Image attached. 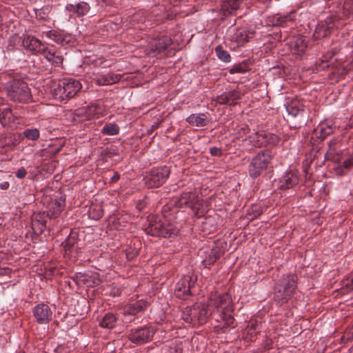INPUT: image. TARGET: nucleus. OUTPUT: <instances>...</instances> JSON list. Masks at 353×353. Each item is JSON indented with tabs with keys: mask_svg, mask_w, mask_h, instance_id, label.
<instances>
[{
	"mask_svg": "<svg viewBox=\"0 0 353 353\" xmlns=\"http://www.w3.org/2000/svg\"><path fill=\"white\" fill-rule=\"evenodd\" d=\"M210 315L223 325H218L222 328L234 327V319L232 315L233 307L229 294L212 293L208 301Z\"/></svg>",
	"mask_w": 353,
	"mask_h": 353,
	"instance_id": "f257e3e1",
	"label": "nucleus"
},
{
	"mask_svg": "<svg viewBox=\"0 0 353 353\" xmlns=\"http://www.w3.org/2000/svg\"><path fill=\"white\" fill-rule=\"evenodd\" d=\"M353 3V0H345L344 3L345 9L350 10V12H353V7L350 6L351 3Z\"/></svg>",
	"mask_w": 353,
	"mask_h": 353,
	"instance_id": "c03bdc74",
	"label": "nucleus"
},
{
	"mask_svg": "<svg viewBox=\"0 0 353 353\" xmlns=\"http://www.w3.org/2000/svg\"><path fill=\"white\" fill-rule=\"evenodd\" d=\"M162 353H182V348L181 345L175 344L169 347H165Z\"/></svg>",
	"mask_w": 353,
	"mask_h": 353,
	"instance_id": "e433bc0d",
	"label": "nucleus"
},
{
	"mask_svg": "<svg viewBox=\"0 0 353 353\" xmlns=\"http://www.w3.org/2000/svg\"><path fill=\"white\" fill-rule=\"evenodd\" d=\"M42 37L43 38L46 37L61 45L70 43L73 41V37L71 34H63L56 30L43 32L42 33Z\"/></svg>",
	"mask_w": 353,
	"mask_h": 353,
	"instance_id": "2eb2a0df",
	"label": "nucleus"
},
{
	"mask_svg": "<svg viewBox=\"0 0 353 353\" xmlns=\"http://www.w3.org/2000/svg\"><path fill=\"white\" fill-rule=\"evenodd\" d=\"M39 53L42 54L43 57L48 60V61L54 65L60 66L62 64V56L56 55L54 51L45 47L44 46L42 47L41 51H40Z\"/></svg>",
	"mask_w": 353,
	"mask_h": 353,
	"instance_id": "393cba45",
	"label": "nucleus"
},
{
	"mask_svg": "<svg viewBox=\"0 0 353 353\" xmlns=\"http://www.w3.org/2000/svg\"><path fill=\"white\" fill-rule=\"evenodd\" d=\"M307 48V39L301 35L294 37L289 43L291 53L296 56H302L305 52Z\"/></svg>",
	"mask_w": 353,
	"mask_h": 353,
	"instance_id": "ddd939ff",
	"label": "nucleus"
},
{
	"mask_svg": "<svg viewBox=\"0 0 353 353\" xmlns=\"http://www.w3.org/2000/svg\"><path fill=\"white\" fill-rule=\"evenodd\" d=\"M27 174V172L24 168H20L15 173L16 176L18 179H23Z\"/></svg>",
	"mask_w": 353,
	"mask_h": 353,
	"instance_id": "ea45409f",
	"label": "nucleus"
},
{
	"mask_svg": "<svg viewBox=\"0 0 353 353\" xmlns=\"http://www.w3.org/2000/svg\"><path fill=\"white\" fill-rule=\"evenodd\" d=\"M19 117L12 114L10 108L0 109V122L3 126L15 127L19 122Z\"/></svg>",
	"mask_w": 353,
	"mask_h": 353,
	"instance_id": "dca6fc26",
	"label": "nucleus"
},
{
	"mask_svg": "<svg viewBox=\"0 0 353 353\" xmlns=\"http://www.w3.org/2000/svg\"><path fill=\"white\" fill-rule=\"evenodd\" d=\"M119 132V127L115 123H107L102 129V132L108 135H116Z\"/></svg>",
	"mask_w": 353,
	"mask_h": 353,
	"instance_id": "7c9ffc66",
	"label": "nucleus"
},
{
	"mask_svg": "<svg viewBox=\"0 0 353 353\" xmlns=\"http://www.w3.org/2000/svg\"><path fill=\"white\" fill-rule=\"evenodd\" d=\"M240 98V93L236 90L223 93L216 98V102L220 104L234 105Z\"/></svg>",
	"mask_w": 353,
	"mask_h": 353,
	"instance_id": "b1692460",
	"label": "nucleus"
},
{
	"mask_svg": "<svg viewBox=\"0 0 353 353\" xmlns=\"http://www.w3.org/2000/svg\"><path fill=\"white\" fill-rule=\"evenodd\" d=\"M215 52L218 58L225 63H228L230 61L231 57L230 54L220 46H216L215 48Z\"/></svg>",
	"mask_w": 353,
	"mask_h": 353,
	"instance_id": "2f4dec72",
	"label": "nucleus"
},
{
	"mask_svg": "<svg viewBox=\"0 0 353 353\" xmlns=\"http://www.w3.org/2000/svg\"><path fill=\"white\" fill-rule=\"evenodd\" d=\"M76 7L77 4H68L66 6L65 10L72 14L77 13Z\"/></svg>",
	"mask_w": 353,
	"mask_h": 353,
	"instance_id": "79ce46f5",
	"label": "nucleus"
},
{
	"mask_svg": "<svg viewBox=\"0 0 353 353\" xmlns=\"http://www.w3.org/2000/svg\"><path fill=\"white\" fill-rule=\"evenodd\" d=\"M7 94L11 101L28 103L31 100L30 90L28 84L19 79L10 81L6 86Z\"/></svg>",
	"mask_w": 353,
	"mask_h": 353,
	"instance_id": "20e7f679",
	"label": "nucleus"
},
{
	"mask_svg": "<svg viewBox=\"0 0 353 353\" xmlns=\"http://www.w3.org/2000/svg\"><path fill=\"white\" fill-rule=\"evenodd\" d=\"M296 276L294 274L284 276L275 286L274 300L279 303L288 301L296 289Z\"/></svg>",
	"mask_w": 353,
	"mask_h": 353,
	"instance_id": "7ed1b4c3",
	"label": "nucleus"
},
{
	"mask_svg": "<svg viewBox=\"0 0 353 353\" xmlns=\"http://www.w3.org/2000/svg\"><path fill=\"white\" fill-rule=\"evenodd\" d=\"M148 306V302L140 300L136 303H130L122 309V313L127 317L128 316H134L141 311L144 310Z\"/></svg>",
	"mask_w": 353,
	"mask_h": 353,
	"instance_id": "6ab92c4d",
	"label": "nucleus"
},
{
	"mask_svg": "<svg viewBox=\"0 0 353 353\" xmlns=\"http://www.w3.org/2000/svg\"><path fill=\"white\" fill-rule=\"evenodd\" d=\"M245 71L246 70L243 65H239L234 66L230 70V73H244Z\"/></svg>",
	"mask_w": 353,
	"mask_h": 353,
	"instance_id": "58836bf2",
	"label": "nucleus"
},
{
	"mask_svg": "<svg viewBox=\"0 0 353 353\" xmlns=\"http://www.w3.org/2000/svg\"><path fill=\"white\" fill-rule=\"evenodd\" d=\"M170 172L167 166L154 168L144 177L145 183L148 188H157L166 181Z\"/></svg>",
	"mask_w": 353,
	"mask_h": 353,
	"instance_id": "0eeeda50",
	"label": "nucleus"
},
{
	"mask_svg": "<svg viewBox=\"0 0 353 353\" xmlns=\"http://www.w3.org/2000/svg\"><path fill=\"white\" fill-rule=\"evenodd\" d=\"M176 0L174 1V3H174V6H176Z\"/></svg>",
	"mask_w": 353,
	"mask_h": 353,
	"instance_id": "4d7b16f0",
	"label": "nucleus"
},
{
	"mask_svg": "<svg viewBox=\"0 0 353 353\" xmlns=\"http://www.w3.org/2000/svg\"><path fill=\"white\" fill-rule=\"evenodd\" d=\"M53 96L56 99L63 100L66 98L65 92H63V84L58 83L55 85L54 88L51 90Z\"/></svg>",
	"mask_w": 353,
	"mask_h": 353,
	"instance_id": "473e14b6",
	"label": "nucleus"
},
{
	"mask_svg": "<svg viewBox=\"0 0 353 353\" xmlns=\"http://www.w3.org/2000/svg\"><path fill=\"white\" fill-rule=\"evenodd\" d=\"M171 39L168 36H163L159 38L152 44L149 54L152 56H155L157 54L160 53L169 46L171 44Z\"/></svg>",
	"mask_w": 353,
	"mask_h": 353,
	"instance_id": "412c9836",
	"label": "nucleus"
},
{
	"mask_svg": "<svg viewBox=\"0 0 353 353\" xmlns=\"http://www.w3.org/2000/svg\"><path fill=\"white\" fill-rule=\"evenodd\" d=\"M33 316L39 324H48L52 319V311L48 305L38 304L32 310Z\"/></svg>",
	"mask_w": 353,
	"mask_h": 353,
	"instance_id": "9b49d317",
	"label": "nucleus"
},
{
	"mask_svg": "<svg viewBox=\"0 0 353 353\" xmlns=\"http://www.w3.org/2000/svg\"><path fill=\"white\" fill-rule=\"evenodd\" d=\"M9 186H10V184L8 182H3L0 184V188L1 190H7V189H8Z\"/></svg>",
	"mask_w": 353,
	"mask_h": 353,
	"instance_id": "09e8293b",
	"label": "nucleus"
},
{
	"mask_svg": "<svg viewBox=\"0 0 353 353\" xmlns=\"http://www.w3.org/2000/svg\"><path fill=\"white\" fill-rule=\"evenodd\" d=\"M93 81L99 85H109L119 82L121 78L119 74L97 72L93 74Z\"/></svg>",
	"mask_w": 353,
	"mask_h": 353,
	"instance_id": "4468645a",
	"label": "nucleus"
},
{
	"mask_svg": "<svg viewBox=\"0 0 353 353\" xmlns=\"http://www.w3.org/2000/svg\"><path fill=\"white\" fill-rule=\"evenodd\" d=\"M298 181V178L295 174L289 173L284 177L283 181H280L279 187L281 189H288L296 184Z\"/></svg>",
	"mask_w": 353,
	"mask_h": 353,
	"instance_id": "c85d7f7f",
	"label": "nucleus"
},
{
	"mask_svg": "<svg viewBox=\"0 0 353 353\" xmlns=\"http://www.w3.org/2000/svg\"><path fill=\"white\" fill-rule=\"evenodd\" d=\"M254 208V211L256 212V214H254V216L256 217L257 216L260 215L262 213V210H260V207L257 205H254L253 207Z\"/></svg>",
	"mask_w": 353,
	"mask_h": 353,
	"instance_id": "de8ad7c7",
	"label": "nucleus"
},
{
	"mask_svg": "<svg viewBox=\"0 0 353 353\" xmlns=\"http://www.w3.org/2000/svg\"><path fill=\"white\" fill-rule=\"evenodd\" d=\"M350 122H351L352 123H353V114H352V117H351V118H350Z\"/></svg>",
	"mask_w": 353,
	"mask_h": 353,
	"instance_id": "603ef678",
	"label": "nucleus"
},
{
	"mask_svg": "<svg viewBox=\"0 0 353 353\" xmlns=\"http://www.w3.org/2000/svg\"><path fill=\"white\" fill-rule=\"evenodd\" d=\"M176 205L179 208H190L199 216H203L209 209L208 202L201 201L195 192H183L176 201Z\"/></svg>",
	"mask_w": 353,
	"mask_h": 353,
	"instance_id": "f03ea898",
	"label": "nucleus"
},
{
	"mask_svg": "<svg viewBox=\"0 0 353 353\" xmlns=\"http://www.w3.org/2000/svg\"><path fill=\"white\" fill-rule=\"evenodd\" d=\"M99 62V63H102V61H97V63Z\"/></svg>",
	"mask_w": 353,
	"mask_h": 353,
	"instance_id": "5fc2aeb1",
	"label": "nucleus"
},
{
	"mask_svg": "<svg viewBox=\"0 0 353 353\" xmlns=\"http://www.w3.org/2000/svg\"><path fill=\"white\" fill-rule=\"evenodd\" d=\"M289 19V17H281L278 14L273 17V25L274 26H280L283 25Z\"/></svg>",
	"mask_w": 353,
	"mask_h": 353,
	"instance_id": "4c0bfd02",
	"label": "nucleus"
},
{
	"mask_svg": "<svg viewBox=\"0 0 353 353\" xmlns=\"http://www.w3.org/2000/svg\"><path fill=\"white\" fill-rule=\"evenodd\" d=\"M103 215V212L102 210H99L97 214V216H93V219H99L100 217H101Z\"/></svg>",
	"mask_w": 353,
	"mask_h": 353,
	"instance_id": "3c124183",
	"label": "nucleus"
},
{
	"mask_svg": "<svg viewBox=\"0 0 353 353\" xmlns=\"http://www.w3.org/2000/svg\"><path fill=\"white\" fill-rule=\"evenodd\" d=\"M228 34L232 41L238 46H243L253 37L254 32L245 28H232L229 30Z\"/></svg>",
	"mask_w": 353,
	"mask_h": 353,
	"instance_id": "f8f14e48",
	"label": "nucleus"
},
{
	"mask_svg": "<svg viewBox=\"0 0 353 353\" xmlns=\"http://www.w3.org/2000/svg\"><path fill=\"white\" fill-rule=\"evenodd\" d=\"M210 315L208 305L198 303L190 307L186 308L183 313V319L192 325H201L206 322Z\"/></svg>",
	"mask_w": 353,
	"mask_h": 353,
	"instance_id": "39448f33",
	"label": "nucleus"
},
{
	"mask_svg": "<svg viewBox=\"0 0 353 353\" xmlns=\"http://www.w3.org/2000/svg\"><path fill=\"white\" fill-rule=\"evenodd\" d=\"M353 166V157H350L346 159H344L341 164L335 168L336 173L339 175L343 174L345 170H348Z\"/></svg>",
	"mask_w": 353,
	"mask_h": 353,
	"instance_id": "c756f323",
	"label": "nucleus"
},
{
	"mask_svg": "<svg viewBox=\"0 0 353 353\" xmlns=\"http://www.w3.org/2000/svg\"><path fill=\"white\" fill-rule=\"evenodd\" d=\"M186 121L190 125L196 127H203L208 124V118L205 114H192Z\"/></svg>",
	"mask_w": 353,
	"mask_h": 353,
	"instance_id": "a878e982",
	"label": "nucleus"
},
{
	"mask_svg": "<svg viewBox=\"0 0 353 353\" xmlns=\"http://www.w3.org/2000/svg\"><path fill=\"white\" fill-rule=\"evenodd\" d=\"M23 135L29 140L34 141L39 137V132L37 129H27L23 132Z\"/></svg>",
	"mask_w": 353,
	"mask_h": 353,
	"instance_id": "c9c22d12",
	"label": "nucleus"
},
{
	"mask_svg": "<svg viewBox=\"0 0 353 353\" xmlns=\"http://www.w3.org/2000/svg\"><path fill=\"white\" fill-rule=\"evenodd\" d=\"M131 319H126V321H131Z\"/></svg>",
	"mask_w": 353,
	"mask_h": 353,
	"instance_id": "6e6d98bb",
	"label": "nucleus"
},
{
	"mask_svg": "<svg viewBox=\"0 0 353 353\" xmlns=\"http://www.w3.org/2000/svg\"><path fill=\"white\" fill-rule=\"evenodd\" d=\"M97 105H92L91 106H90L88 108V112H89V114H92L93 115H97L99 113L97 112Z\"/></svg>",
	"mask_w": 353,
	"mask_h": 353,
	"instance_id": "37998d69",
	"label": "nucleus"
},
{
	"mask_svg": "<svg viewBox=\"0 0 353 353\" xmlns=\"http://www.w3.org/2000/svg\"><path fill=\"white\" fill-rule=\"evenodd\" d=\"M334 24L332 17L327 18L325 21H321L316 26L314 37L316 39L327 37L330 30L334 28Z\"/></svg>",
	"mask_w": 353,
	"mask_h": 353,
	"instance_id": "f3484780",
	"label": "nucleus"
},
{
	"mask_svg": "<svg viewBox=\"0 0 353 353\" xmlns=\"http://www.w3.org/2000/svg\"><path fill=\"white\" fill-rule=\"evenodd\" d=\"M257 326V324H252L251 325H249L248 327V333H252V331L256 330Z\"/></svg>",
	"mask_w": 353,
	"mask_h": 353,
	"instance_id": "8fccbe9b",
	"label": "nucleus"
},
{
	"mask_svg": "<svg viewBox=\"0 0 353 353\" xmlns=\"http://www.w3.org/2000/svg\"><path fill=\"white\" fill-rule=\"evenodd\" d=\"M333 132L332 124L330 121H325L319 123L312 133V138L314 137L321 140Z\"/></svg>",
	"mask_w": 353,
	"mask_h": 353,
	"instance_id": "5701e85b",
	"label": "nucleus"
},
{
	"mask_svg": "<svg viewBox=\"0 0 353 353\" xmlns=\"http://www.w3.org/2000/svg\"><path fill=\"white\" fill-rule=\"evenodd\" d=\"M335 52H336L335 51H332L331 56L324 55L323 57V59H321L316 63L317 69L323 70L329 68L330 66V65L329 63V61H330L329 58H331L332 56H333L335 54Z\"/></svg>",
	"mask_w": 353,
	"mask_h": 353,
	"instance_id": "f704fd0d",
	"label": "nucleus"
},
{
	"mask_svg": "<svg viewBox=\"0 0 353 353\" xmlns=\"http://www.w3.org/2000/svg\"><path fill=\"white\" fill-rule=\"evenodd\" d=\"M22 46L26 50L37 54L41 51L43 44L35 37L27 35L22 40Z\"/></svg>",
	"mask_w": 353,
	"mask_h": 353,
	"instance_id": "a211bd4d",
	"label": "nucleus"
},
{
	"mask_svg": "<svg viewBox=\"0 0 353 353\" xmlns=\"http://www.w3.org/2000/svg\"><path fill=\"white\" fill-rule=\"evenodd\" d=\"M272 154L266 150L259 153L252 160L249 166L250 175L253 177H257L261 173L266 170L268 164L270 163Z\"/></svg>",
	"mask_w": 353,
	"mask_h": 353,
	"instance_id": "423d86ee",
	"label": "nucleus"
},
{
	"mask_svg": "<svg viewBox=\"0 0 353 353\" xmlns=\"http://www.w3.org/2000/svg\"><path fill=\"white\" fill-rule=\"evenodd\" d=\"M286 110L289 114L294 117H302L306 113L304 106L298 102H292L286 107Z\"/></svg>",
	"mask_w": 353,
	"mask_h": 353,
	"instance_id": "bb28decb",
	"label": "nucleus"
},
{
	"mask_svg": "<svg viewBox=\"0 0 353 353\" xmlns=\"http://www.w3.org/2000/svg\"><path fill=\"white\" fill-rule=\"evenodd\" d=\"M117 321V318L114 314L107 313L100 321V325L104 328L111 329L116 325Z\"/></svg>",
	"mask_w": 353,
	"mask_h": 353,
	"instance_id": "cd10ccee",
	"label": "nucleus"
},
{
	"mask_svg": "<svg viewBox=\"0 0 353 353\" xmlns=\"http://www.w3.org/2000/svg\"><path fill=\"white\" fill-rule=\"evenodd\" d=\"M196 277L193 274L183 276L176 284L174 292L176 297L186 299L191 295V289L194 287Z\"/></svg>",
	"mask_w": 353,
	"mask_h": 353,
	"instance_id": "6e6552de",
	"label": "nucleus"
},
{
	"mask_svg": "<svg viewBox=\"0 0 353 353\" xmlns=\"http://www.w3.org/2000/svg\"><path fill=\"white\" fill-rule=\"evenodd\" d=\"M350 353H353V347H351V349L350 350Z\"/></svg>",
	"mask_w": 353,
	"mask_h": 353,
	"instance_id": "864d4df0",
	"label": "nucleus"
},
{
	"mask_svg": "<svg viewBox=\"0 0 353 353\" xmlns=\"http://www.w3.org/2000/svg\"><path fill=\"white\" fill-rule=\"evenodd\" d=\"M77 17H82L86 14L90 10L89 5L85 2H80L76 7Z\"/></svg>",
	"mask_w": 353,
	"mask_h": 353,
	"instance_id": "72a5a7b5",
	"label": "nucleus"
},
{
	"mask_svg": "<svg viewBox=\"0 0 353 353\" xmlns=\"http://www.w3.org/2000/svg\"><path fill=\"white\" fill-rule=\"evenodd\" d=\"M119 174L117 172H115L113 176L110 178L111 183L117 182L119 179Z\"/></svg>",
	"mask_w": 353,
	"mask_h": 353,
	"instance_id": "49530a36",
	"label": "nucleus"
},
{
	"mask_svg": "<svg viewBox=\"0 0 353 353\" xmlns=\"http://www.w3.org/2000/svg\"><path fill=\"white\" fill-rule=\"evenodd\" d=\"M248 141L256 148L265 145H274L279 141L278 136L265 131L256 132L249 136Z\"/></svg>",
	"mask_w": 353,
	"mask_h": 353,
	"instance_id": "1a4fd4ad",
	"label": "nucleus"
},
{
	"mask_svg": "<svg viewBox=\"0 0 353 353\" xmlns=\"http://www.w3.org/2000/svg\"><path fill=\"white\" fill-rule=\"evenodd\" d=\"M63 92H65L66 98H72L81 89V84L75 79H67L63 82Z\"/></svg>",
	"mask_w": 353,
	"mask_h": 353,
	"instance_id": "aec40b11",
	"label": "nucleus"
},
{
	"mask_svg": "<svg viewBox=\"0 0 353 353\" xmlns=\"http://www.w3.org/2000/svg\"><path fill=\"white\" fill-rule=\"evenodd\" d=\"M64 201L61 199H51L48 204V215L50 219H55L60 215L63 210Z\"/></svg>",
	"mask_w": 353,
	"mask_h": 353,
	"instance_id": "4be33fe9",
	"label": "nucleus"
},
{
	"mask_svg": "<svg viewBox=\"0 0 353 353\" xmlns=\"http://www.w3.org/2000/svg\"><path fill=\"white\" fill-rule=\"evenodd\" d=\"M347 287L353 289V274L351 275L345 281V284Z\"/></svg>",
	"mask_w": 353,
	"mask_h": 353,
	"instance_id": "a18cd8bd",
	"label": "nucleus"
},
{
	"mask_svg": "<svg viewBox=\"0 0 353 353\" xmlns=\"http://www.w3.org/2000/svg\"><path fill=\"white\" fill-rule=\"evenodd\" d=\"M155 330L152 327H144L132 330L129 334V339L134 343L142 344L152 339Z\"/></svg>",
	"mask_w": 353,
	"mask_h": 353,
	"instance_id": "9d476101",
	"label": "nucleus"
},
{
	"mask_svg": "<svg viewBox=\"0 0 353 353\" xmlns=\"http://www.w3.org/2000/svg\"><path fill=\"white\" fill-rule=\"evenodd\" d=\"M210 154L213 156H220L221 154V150L216 147L211 148L210 150Z\"/></svg>",
	"mask_w": 353,
	"mask_h": 353,
	"instance_id": "a19ab883",
	"label": "nucleus"
}]
</instances>
